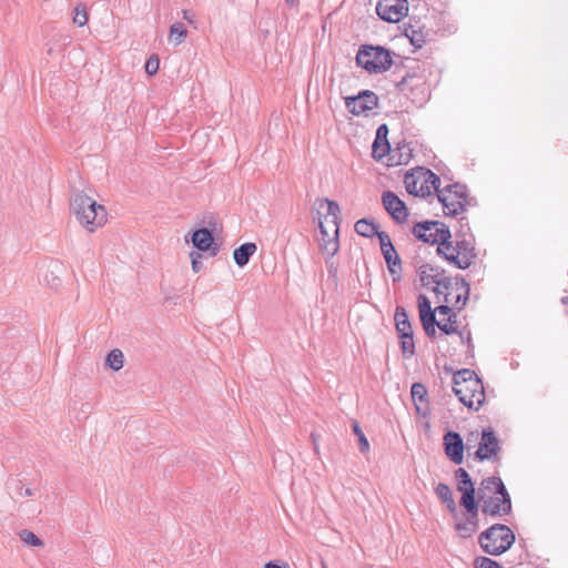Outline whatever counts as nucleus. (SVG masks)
Masks as SVG:
<instances>
[{"label":"nucleus","instance_id":"4be33fe9","mask_svg":"<svg viewBox=\"0 0 568 568\" xmlns=\"http://www.w3.org/2000/svg\"><path fill=\"white\" fill-rule=\"evenodd\" d=\"M417 274L423 286L427 287L446 276V271L440 266L424 263L417 267Z\"/></svg>","mask_w":568,"mask_h":568},{"label":"nucleus","instance_id":"bf43d9fd","mask_svg":"<svg viewBox=\"0 0 568 568\" xmlns=\"http://www.w3.org/2000/svg\"><path fill=\"white\" fill-rule=\"evenodd\" d=\"M332 272H337V268H329L328 273H332Z\"/></svg>","mask_w":568,"mask_h":568},{"label":"nucleus","instance_id":"72a5a7b5","mask_svg":"<svg viewBox=\"0 0 568 568\" xmlns=\"http://www.w3.org/2000/svg\"><path fill=\"white\" fill-rule=\"evenodd\" d=\"M400 338V351L405 358H410L415 354V342L414 335H402Z\"/></svg>","mask_w":568,"mask_h":568},{"label":"nucleus","instance_id":"a19ab883","mask_svg":"<svg viewBox=\"0 0 568 568\" xmlns=\"http://www.w3.org/2000/svg\"><path fill=\"white\" fill-rule=\"evenodd\" d=\"M159 68H160V60H159L158 55H155V54L151 55L146 60L145 65H144L145 72L149 75L156 74L159 71Z\"/></svg>","mask_w":568,"mask_h":568},{"label":"nucleus","instance_id":"f704fd0d","mask_svg":"<svg viewBox=\"0 0 568 568\" xmlns=\"http://www.w3.org/2000/svg\"><path fill=\"white\" fill-rule=\"evenodd\" d=\"M352 427H353L354 434L356 435V437L358 439L359 452L367 453L369 450V443H368L364 432L362 430L359 424L357 422H353Z\"/></svg>","mask_w":568,"mask_h":568},{"label":"nucleus","instance_id":"4c0bfd02","mask_svg":"<svg viewBox=\"0 0 568 568\" xmlns=\"http://www.w3.org/2000/svg\"><path fill=\"white\" fill-rule=\"evenodd\" d=\"M20 538L22 541H24L27 545L39 547L43 545V541L32 531L28 529H23L20 532Z\"/></svg>","mask_w":568,"mask_h":568},{"label":"nucleus","instance_id":"8fccbe9b","mask_svg":"<svg viewBox=\"0 0 568 568\" xmlns=\"http://www.w3.org/2000/svg\"><path fill=\"white\" fill-rule=\"evenodd\" d=\"M436 326L437 325H426V326H423V328L425 331V334L428 337H434L436 335Z\"/></svg>","mask_w":568,"mask_h":568},{"label":"nucleus","instance_id":"ea45409f","mask_svg":"<svg viewBox=\"0 0 568 568\" xmlns=\"http://www.w3.org/2000/svg\"><path fill=\"white\" fill-rule=\"evenodd\" d=\"M474 565L475 568H504L499 562L488 557L476 558Z\"/></svg>","mask_w":568,"mask_h":568},{"label":"nucleus","instance_id":"1a4fd4ad","mask_svg":"<svg viewBox=\"0 0 568 568\" xmlns=\"http://www.w3.org/2000/svg\"><path fill=\"white\" fill-rule=\"evenodd\" d=\"M396 90L405 95L416 106H423L429 99L430 92L424 77L405 72L395 84Z\"/></svg>","mask_w":568,"mask_h":568},{"label":"nucleus","instance_id":"c85d7f7f","mask_svg":"<svg viewBox=\"0 0 568 568\" xmlns=\"http://www.w3.org/2000/svg\"><path fill=\"white\" fill-rule=\"evenodd\" d=\"M315 205H317V210L320 211L321 209H323L324 206H326V216H332L333 220V224L335 225V227L339 229V222H341V219H339V213H341V209H339V205L337 204V202L335 201H332L329 199H317L316 202H315Z\"/></svg>","mask_w":568,"mask_h":568},{"label":"nucleus","instance_id":"f257e3e1","mask_svg":"<svg viewBox=\"0 0 568 568\" xmlns=\"http://www.w3.org/2000/svg\"><path fill=\"white\" fill-rule=\"evenodd\" d=\"M478 504L484 515L501 517L511 513V498L500 477L484 478L477 491Z\"/></svg>","mask_w":568,"mask_h":568},{"label":"nucleus","instance_id":"473e14b6","mask_svg":"<svg viewBox=\"0 0 568 568\" xmlns=\"http://www.w3.org/2000/svg\"><path fill=\"white\" fill-rule=\"evenodd\" d=\"M186 34L187 30L181 22H175L170 27V40L176 45L184 41Z\"/></svg>","mask_w":568,"mask_h":568},{"label":"nucleus","instance_id":"2f4dec72","mask_svg":"<svg viewBox=\"0 0 568 568\" xmlns=\"http://www.w3.org/2000/svg\"><path fill=\"white\" fill-rule=\"evenodd\" d=\"M423 175V184L428 185L430 187V191L434 190L436 194L438 195L439 192H442L443 189H440V178L430 170H426L422 173Z\"/></svg>","mask_w":568,"mask_h":568},{"label":"nucleus","instance_id":"de8ad7c7","mask_svg":"<svg viewBox=\"0 0 568 568\" xmlns=\"http://www.w3.org/2000/svg\"><path fill=\"white\" fill-rule=\"evenodd\" d=\"M434 311H436V313H438L440 315H448V316H450V314L454 313L453 308L448 305V303L438 305Z\"/></svg>","mask_w":568,"mask_h":568},{"label":"nucleus","instance_id":"58836bf2","mask_svg":"<svg viewBox=\"0 0 568 568\" xmlns=\"http://www.w3.org/2000/svg\"><path fill=\"white\" fill-rule=\"evenodd\" d=\"M379 241L381 252H389V250L394 248L395 246L392 243V240L389 235L385 231H377L375 234Z\"/></svg>","mask_w":568,"mask_h":568},{"label":"nucleus","instance_id":"dca6fc26","mask_svg":"<svg viewBox=\"0 0 568 568\" xmlns=\"http://www.w3.org/2000/svg\"><path fill=\"white\" fill-rule=\"evenodd\" d=\"M444 452L447 458L456 465L464 460V440L459 433L448 430L443 438Z\"/></svg>","mask_w":568,"mask_h":568},{"label":"nucleus","instance_id":"09e8293b","mask_svg":"<svg viewBox=\"0 0 568 568\" xmlns=\"http://www.w3.org/2000/svg\"><path fill=\"white\" fill-rule=\"evenodd\" d=\"M457 231H463V232H465V233H467V234H471V233H470V227H469V225H468V221H467V219H466V217H462V219L459 220V229H458Z\"/></svg>","mask_w":568,"mask_h":568},{"label":"nucleus","instance_id":"4d7b16f0","mask_svg":"<svg viewBox=\"0 0 568 568\" xmlns=\"http://www.w3.org/2000/svg\"><path fill=\"white\" fill-rule=\"evenodd\" d=\"M315 449H317L316 437L314 434L311 435Z\"/></svg>","mask_w":568,"mask_h":568},{"label":"nucleus","instance_id":"b1692460","mask_svg":"<svg viewBox=\"0 0 568 568\" xmlns=\"http://www.w3.org/2000/svg\"><path fill=\"white\" fill-rule=\"evenodd\" d=\"M406 191L415 196L426 197L432 194L430 187L419 183V176L413 173H407L404 179Z\"/></svg>","mask_w":568,"mask_h":568},{"label":"nucleus","instance_id":"864d4df0","mask_svg":"<svg viewBox=\"0 0 568 568\" xmlns=\"http://www.w3.org/2000/svg\"><path fill=\"white\" fill-rule=\"evenodd\" d=\"M560 302L564 304V305H568V295L566 296H562Z\"/></svg>","mask_w":568,"mask_h":568},{"label":"nucleus","instance_id":"603ef678","mask_svg":"<svg viewBox=\"0 0 568 568\" xmlns=\"http://www.w3.org/2000/svg\"><path fill=\"white\" fill-rule=\"evenodd\" d=\"M264 568H288V566L285 564V565H280L275 561H268L264 565Z\"/></svg>","mask_w":568,"mask_h":568},{"label":"nucleus","instance_id":"7c9ffc66","mask_svg":"<svg viewBox=\"0 0 568 568\" xmlns=\"http://www.w3.org/2000/svg\"><path fill=\"white\" fill-rule=\"evenodd\" d=\"M106 365L113 371H120L124 364V355L121 349L114 348L106 355Z\"/></svg>","mask_w":568,"mask_h":568},{"label":"nucleus","instance_id":"c03bdc74","mask_svg":"<svg viewBox=\"0 0 568 568\" xmlns=\"http://www.w3.org/2000/svg\"><path fill=\"white\" fill-rule=\"evenodd\" d=\"M456 334L459 335L460 342L463 344H466L469 351L474 349V345L471 342V333L469 329H467V331L466 329H463V331L457 329Z\"/></svg>","mask_w":568,"mask_h":568},{"label":"nucleus","instance_id":"20e7f679","mask_svg":"<svg viewBox=\"0 0 568 568\" xmlns=\"http://www.w3.org/2000/svg\"><path fill=\"white\" fill-rule=\"evenodd\" d=\"M440 256L456 268L466 270L470 267L477 258L473 234L456 231L455 241L449 240L448 248H445V253Z\"/></svg>","mask_w":568,"mask_h":568},{"label":"nucleus","instance_id":"052dcab7","mask_svg":"<svg viewBox=\"0 0 568 568\" xmlns=\"http://www.w3.org/2000/svg\"><path fill=\"white\" fill-rule=\"evenodd\" d=\"M332 272H337V268H329L328 273H332Z\"/></svg>","mask_w":568,"mask_h":568},{"label":"nucleus","instance_id":"e433bc0d","mask_svg":"<svg viewBox=\"0 0 568 568\" xmlns=\"http://www.w3.org/2000/svg\"><path fill=\"white\" fill-rule=\"evenodd\" d=\"M73 23L78 27H84L88 23V12L81 3L74 8Z\"/></svg>","mask_w":568,"mask_h":568},{"label":"nucleus","instance_id":"6ab92c4d","mask_svg":"<svg viewBox=\"0 0 568 568\" xmlns=\"http://www.w3.org/2000/svg\"><path fill=\"white\" fill-rule=\"evenodd\" d=\"M388 126L387 124H381L376 130V136L372 145V156L381 161L390 151V144L387 139Z\"/></svg>","mask_w":568,"mask_h":568},{"label":"nucleus","instance_id":"5701e85b","mask_svg":"<svg viewBox=\"0 0 568 568\" xmlns=\"http://www.w3.org/2000/svg\"><path fill=\"white\" fill-rule=\"evenodd\" d=\"M394 283L402 280L403 264L396 248L382 253Z\"/></svg>","mask_w":568,"mask_h":568},{"label":"nucleus","instance_id":"0eeeda50","mask_svg":"<svg viewBox=\"0 0 568 568\" xmlns=\"http://www.w3.org/2000/svg\"><path fill=\"white\" fill-rule=\"evenodd\" d=\"M434 284L435 286L433 287V292L437 297L443 295L444 303H449L450 292L456 291L457 295L453 305L457 311H462L464 308L469 298L470 287L469 283L463 276H444L440 280L438 278Z\"/></svg>","mask_w":568,"mask_h":568},{"label":"nucleus","instance_id":"aec40b11","mask_svg":"<svg viewBox=\"0 0 568 568\" xmlns=\"http://www.w3.org/2000/svg\"><path fill=\"white\" fill-rule=\"evenodd\" d=\"M455 478L457 481V490L462 493L459 503H464L465 498L476 500L475 485L468 471L460 467L455 471Z\"/></svg>","mask_w":568,"mask_h":568},{"label":"nucleus","instance_id":"c756f323","mask_svg":"<svg viewBox=\"0 0 568 568\" xmlns=\"http://www.w3.org/2000/svg\"><path fill=\"white\" fill-rule=\"evenodd\" d=\"M479 379L477 374L469 368H463L457 371L453 376V386H460L468 384V381Z\"/></svg>","mask_w":568,"mask_h":568},{"label":"nucleus","instance_id":"9d476101","mask_svg":"<svg viewBox=\"0 0 568 568\" xmlns=\"http://www.w3.org/2000/svg\"><path fill=\"white\" fill-rule=\"evenodd\" d=\"M453 392L469 409L478 410L485 403V388L480 378L468 381L465 385L453 386Z\"/></svg>","mask_w":568,"mask_h":568},{"label":"nucleus","instance_id":"79ce46f5","mask_svg":"<svg viewBox=\"0 0 568 568\" xmlns=\"http://www.w3.org/2000/svg\"><path fill=\"white\" fill-rule=\"evenodd\" d=\"M417 304H418L419 314L429 313V312L434 311L432 308L429 298L425 294L418 295Z\"/></svg>","mask_w":568,"mask_h":568},{"label":"nucleus","instance_id":"a211bd4d","mask_svg":"<svg viewBox=\"0 0 568 568\" xmlns=\"http://www.w3.org/2000/svg\"><path fill=\"white\" fill-rule=\"evenodd\" d=\"M320 229V250L325 255L326 261L333 257L339 250L338 234L339 229L335 227L333 236H331L325 229L322 221L318 222Z\"/></svg>","mask_w":568,"mask_h":568},{"label":"nucleus","instance_id":"412c9836","mask_svg":"<svg viewBox=\"0 0 568 568\" xmlns=\"http://www.w3.org/2000/svg\"><path fill=\"white\" fill-rule=\"evenodd\" d=\"M427 388L423 383H414L410 388L412 399L418 415L426 417L429 415V403L427 399Z\"/></svg>","mask_w":568,"mask_h":568},{"label":"nucleus","instance_id":"393cba45","mask_svg":"<svg viewBox=\"0 0 568 568\" xmlns=\"http://www.w3.org/2000/svg\"><path fill=\"white\" fill-rule=\"evenodd\" d=\"M394 321L398 336L414 335L413 327L408 318V313L406 312L405 307L396 306Z\"/></svg>","mask_w":568,"mask_h":568},{"label":"nucleus","instance_id":"5fc2aeb1","mask_svg":"<svg viewBox=\"0 0 568 568\" xmlns=\"http://www.w3.org/2000/svg\"><path fill=\"white\" fill-rule=\"evenodd\" d=\"M183 18L187 21H191L189 12L186 10L183 11Z\"/></svg>","mask_w":568,"mask_h":568},{"label":"nucleus","instance_id":"680f3d73","mask_svg":"<svg viewBox=\"0 0 568 568\" xmlns=\"http://www.w3.org/2000/svg\"><path fill=\"white\" fill-rule=\"evenodd\" d=\"M322 568H327V566L324 562H322Z\"/></svg>","mask_w":568,"mask_h":568},{"label":"nucleus","instance_id":"423d86ee","mask_svg":"<svg viewBox=\"0 0 568 568\" xmlns=\"http://www.w3.org/2000/svg\"><path fill=\"white\" fill-rule=\"evenodd\" d=\"M413 235L427 244L437 245L436 254L440 256L448 248L452 232L449 227L440 221H422L417 222L412 230Z\"/></svg>","mask_w":568,"mask_h":568},{"label":"nucleus","instance_id":"c9c22d12","mask_svg":"<svg viewBox=\"0 0 568 568\" xmlns=\"http://www.w3.org/2000/svg\"><path fill=\"white\" fill-rule=\"evenodd\" d=\"M457 322V315L456 313H453L450 314V316H448L447 321L446 322H439L438 324V328L446 335H452V334H455L457 333V326L455 325Z\"/></svg>","mask_w":568,"mask_h":568},{"label":"nucleus","instance_id":"f3484780","mask_svg":"<svg viewBox=\"0 0 568 568\" xmlns=\"http://www.w3.org/2000/svg\"><path fill=\"white\" fill-rule=\"evenodd\" d=\"M191 242L196 250L210 252L212 256H215L220 250V246L214 242L213 232L206 227L195 230L191 234Z\"/></svg>","mask_w":568,"mask_h":568},{"label":"nucleus","instance_id":"7ed1b4c3","mask_svg":"<svg viewBox=\"0 0 568 568\" xmlns=\"http://www.w3.org/2000/svg\"><path fill=\"white\" fill-rule=\"evenodd\" d=\"M392 52L382 45L362 44L356 53V63L371 74H382L395 65L396 71H400L392 57Z\"/></svg>","mask_w":568,"mask_h":568},{"label":"nucleus","instance_id":"f8f14e48","mask_svg":"<svg viewBox=\"0 0 568 568\" xmlns=\"http://www.w3.org/2000/svg\"><path fill=\"white\" fill-rule=\"evenodd\" d=\"M378 17L387 22H399L408 13L407 0H378L376 4Z\"/></svg>","mask_w":568,"mask_h":568},{"label":"nucleus","instance_id":"cd10ccee","mask_svg":"<svg viewBox=\"0 0 568 568\" xmlns=\"http://www.w3.org/2000/svg\"><path fill=\"white\" fill-rule=\"evenodd\" d=\"M379 226L374 219L364 217L358 220L355 225V232L366 239H372L377 233Z\"/></svg>","mask_w":568,"mask_h":568},{"label":"nucleus","instance_id":"a18cd8bd","mask_svg":"<svg viewBox=\"0 0 568 568\" xmlns=\"http://www.w3.org/2000/svg\"><path fill=\"white\" fill-rule=\"evenodd\" d=\"M408 37L410 39L412 44L415 48H422L423 44L425 43V37H424L423 32H420V31L413 30L412 36H408Z\"/></svg>","mask_w":568,"mask_h":568},{"label":"nucleus","instance_id":"6e6d98bb","mask_svg":"<svg viewBox=\"0 0 568 568\" xmlns=\"http://www.w3.org/2000/svg\"><path fill=\"white\" fill-rule=\"evenodd\" d=\"M286 4L290 7H293L296 2V0H285Z\"/></svg>","mask_w":568,"mask_h":568},{"label":"nucleus","instance_id":"3c124183","mask_svg":"<svg viewBox=\"0 0 568 568\" xmlns=\"http://www.w3.org/2000/svg\"><path fill=\"white\" fill-rule=\"evenodd\" d=\"M18 495L20 497H31V496H33V491L30 488H24L23 486H20Z\"/></svg>","mask_w":568,"mask_h":568},{"label":"nucleus","instance_id":"bb28decb","mask_svg":"<svg viewBox=\"0 0 568 568\" xmlns=\"http://www.w3.org/2000/svg\"><path fill=\"white\" fill-rule=\"evenodd\" d=\"M435 494L438 497V499H440V501L446 505L448 511L455 515L457 511V507L449 486L444 483H439L435 487Z\"/></svg>","mask_w":568,"mask_h":568},{"label":"nucleus","instance_id":"9b49d317","mask_svg":"<svg viewBox=\"0 0 568 568\" xmlns=\"http://www.w3.org/2000/svg\"><path fill=\"white\" fill-rule=\"evenodd\" d=\"M499 439L495 430L490 427L481 430L478 448L475 452V458L479 462L495 460L500 452Z\"/></svg>","mask_w":568,"mask_h":568},{"label":"nucleus","instance_id":"13d9d810","mask_svg":"<svg viewBox=\"0 0 568 568\" xmlns=\"http://www.w3.org/2000/svg\"><path fill=\"white\" fill-rule=\"evenodd\" d=\"M332 272H337V268H329L328 273H332Z\"/></svg>","mask_w":568,"mask_h":568},{"label":"nucleus","instance_id":"ddd939ff","mask_svg":"<svg viewBox=\"0 0 568 568\" xmlns=\"http://www.w3.org/2000/svg\"><path fill=\"white\" fill-rule=\"evenodd\" d=\"M467 513V517L464 521L457 523L455 525L456 531L463 538L471 537L478 529V511L479 505L477 499L470 500L469 498H465L464 503H460Z\"/></svg>","mask_w":568,"mask_h":568},{"label":"nucleus","instance_id":"4468645a","mask_svg":"<svg viewBox=\"0 0 568 568\" xmlns=\"http://www.w3.org/2000/svg\"><path fill=\"white\" fill-rule=\"evenodd\" d=\"M345 105L352 114L361 115L378 105V97L371 90H363L355 97H346Z\"/></svg>","mask_w":568,"mask_h":568},{"label":"nucleus","instance_id":"2eb2a0df","mask_svg":"<svg viewBox=\"0 0 568 568\" xmlns=\"http://www.w3.org/2000/svg\"><path fill=\"white\" fill-rule=\"evenodd\" d=\"M382 203L387 211V213L392 216V219L398 223L403 224L407 221L408 210L404 201H402L394 192L385 191L382 194Z\"/></svg>","mask_w":568,"mask_h":568},{"label":"nucleus","instance_id":"a878e982","mask_svg":"<svg viewBox=\"0 0 568 568\" xmlns=\"http://www.w3.org/2000/svg\"><path fill=\"white\" fill-rule=\"evenodd\" d=\"M257 246L253 242H247L240 245L233 252V258L239 267H244L250 262L251 257L256 252Z\"/></svg>","mask_w":568,"mask_h":568},{"label":"nucleus","instance_id":"6e6552de","mask_svg":"<svg viewBox=\"0 0 568 568\" xmlns=\"http://www.w3.org/2000/svg\"><path fill=\"white\" fill-rule=\"evenodd\" d=\"M438 201L443 205L445 215L457 216L463 213L468 201V190L465 184L453 183L443 187L437 196Z\"/></svg>","mask_w":568,"mask_h":568},{"label":"nucleus","instance_id":"49530a36","mask_svg":"<svg viewBox=\"0 0 568 568\" xmlns=\"http://www.w3.org/2000/svg\"><path fill=\"white\" fill-rule=\"evenodd\" d=\"M191 256V260H192V270L197 273L201 271V268L203 267V263L201 261V254L200 253H196V252H192L190 254Z\"/></svg>","mask_w":568,"mask_h":568},{"label":"nucleus","instance_id":"37998d69","mask_svg":"<svg viewBox=\"0 0 568 568\" xmlns=\"http://www.w3.org/2000/svg\"><path fill=\"white\" fill-rule=\"evenodd\" d=\"M419 320H420L422 326H426V325H437L438 326V324H439V322L436 320V311L419 314Z\"/></svg>","mask_w":568,"mask_h":568},{"label":"nucleus","instance_id":"f03ea898","mask_svg":"<svg viewBox=\"0 0 568 568\" xmlns=\"http://www.w3.org/2000/svg\"><path fill=\"white\" fill-rule=\"evenodd\" d=\"M70 210L78 222L88 231L93 232L106 222V210L81 191L73 192Z\"/></svg>","mask_w":568,"mask_h":568},{"label":"nucleus","instance_id":"39448f33","mask_svg":"<svg viewBox=\"0 0 568 568\" xmlns=\"http://www.w3.org/2000/svg\"><path fill=\"white\" fill-rule=\"evenodd\" d=\"M516 540L514 531L504 524H494L478 537V544L484 552L499 556L511 548Z\"/></svg>","mask_w":568,"mask_h":568}]
</instances>
